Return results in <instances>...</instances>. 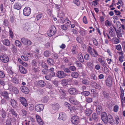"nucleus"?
<instances>
[{
  "mask_svg": "<svg viewBox=\"0 0 125 125\" xmlns=\"http://www.w3.org/2000/svg\"><path fill=\"white\" fill-rule=\"evenodd\" d=\"M59 108V106L58 104H56L53 105L52 109L55 110H58Z\"/></svg>",
  "mask_w": 125,
  "mask_h": 125,
  "instance_id": "cd10ccee",
  "label": "nucleus"
},
{
  "mask_svg": "<svg viewBox=\"0 0 125 125\" xmlns=\"http://www.w3.org/2000/svg\"><path fill=\"white\" fill-rule=\"evenodd\" d=\"M77 90L75 88H70L68 90V92L71 94L74 95L76 94L77 92Z\"/></svg>",
  "mask_w": 125,
  "mask_h": 125,
  "instance_id": "dca6fc26",
  "label": "nucleus"
},
{
  "mask_svg": "<svg viewBox=\"0 0 125 125\" xmlns=\"http://www.w3.org/2000/svg\"><path fill=\"white\" fill-rule=\"evenodd\" d=\"M90 93L88 91H84L81 93V94L85 96H87L90 94Z\"/></svg>",
  "mask_w": 125,
  "mask_h": 125,
  "instance_id": "c9c22d12",
  "label": "nucleus"
},
{
  "mask_svg": "<svg viewBox=\"0 0 125 125\" xmlns=\"http://www.w3.org/2000/svg\"><path fill=\"white\" fill-rule=\"evenodd\" d=\"M73 2L77 6H79L80 5V2L79 0H73Z\"/></svg>",
  "mask_w": 125,
  "mask_h": 125,
  "instance_id": "4d7b16f0",
  "label": "nucleus"
},
{
  "mask_svg": "<svg viewBox=\"0 0 125 125\" xmlns=\"http://www.w3.org/2000/svg\"><path fill=\"white\" fill-rule=\"evenodd\" d=\"M12 82L15 84H17L19 83V79L16 77L13 78L12 79Z\"/></svg>",
  "mask_w": 125,
  "mask_h": 125,
  "instance_id": "72a5a7b5",
  "label": "nucleus"
},
{
  "mask_svg": "<svg viewBox=\"0 0 125 125\" xmlns=\"http://www.w3.org/2000/svg\"><path fill=\"white\" fill-rule=\"evenodd\" d=\"M92 118L95 121H97L99 119L98 116L96 113H94L92 114Z\"/></svg>",
  "mask_w": 125,
  "mask_h": 125,
  "instance_id": "a878e982",
  "label": "nucleus"
},
{
  "mask_svg": "<svg viewBox=\"0 0 125 125\" xmlns=\"http://www.w3.org/2000/svg\"><path fill=\"white\" fill-rule=\"evenodd\" d=\"M70 70L72 71H74L76 70V67L74 66H71L69 67Z\"/></svg>",
  "mask_w": 125,
  "mask_h": 125,
  "instance_id": "49530a36",
  "label": "nucleus"
},
{
  "mask_svg": "<svg viewBox=\"0 0 125 125\" xmlns=\"http://www.w3.org/2000/svg\"><path fill=\"white\" fill-rule=\"evenodd\" d=\"M108 118L107 120V123H109L111 124H114L115 122L113 117L110 115H108Z\"/></svg>",
  "mask_w": 125,
  "mask_h": 125,
  "instance_id": "9b49d317",
  "label": "nucleus"
},
{
  "mask_svg": "<svg viewBox=\"0 0 125 125\" xmlns=\"http://www.w3.org/2000/svg\"><path fill=\"white\" fill-rule=\"evenodd\" d=\"M48 100L47 97H44L42 100L41 101L43 103H46L48 102Z\"/></svg>",
  "mask_w": 125,
  "mask_h": 125,
  "instance_id": "a18cd8bd",
  "label": "nucleus"
},
{
  "mask_svg": "<svg viewBox=\"0 0 125 125\" xmlns=\"http://www.w3.org/2000/svg\"><path fill=\"white\" fill-rule=\"evenodd\" d=\"M6 125H11V121L9 119H7L5 122Z\"/></svg>",
  "mask_w": 125,
  "mask_h": 125,
  "instance_id": "864d4df0",
  "label": "nucleus"
},
{
  "mask_svg": "<svg viewBox=\"0 0 125 125\" xmlns=\"http://www.w3.org/2000/svg\"><path fill=\"white\" fill-rule=\"evenodd\" d=\"M91 78L93 80H96L97 79V77L94 74H92L91 75Z\"/></svg>",
  "mask_w": 125,
  "mask_h": 125,
  "instance_id": "5fc2aeb1",
  "label": "nucleus"
},
{
  "mask_svg": "<svg viewBox=\"0 0 125 125\" xmlns=\"http://www.w3.org/2000/svg\"><path fill=\"white\" fill-rule=\"evenodd\" d=\"M21 41L22 43L26 45H30L31 43V42L30 40H29L28 39L25 38H22Z\"/></svg>",
  "mask_w": 125,
  "mask_h": 125,
  "instance_id": "39448f33",
  "label": "nucleus"
},
{
  "mask_svg": "<svg viewBox=\"0 0 125 125\" xmlns=\"http://www.w3.org/2000/svg\"><path fill=\"white\" fill-rule=\"evenodd\" d=\"M56 29L55 27L53 26H52L50 28V30L47 32L48 35L51 37L54 35L56 33Z\"/></svg>",
  "mask_w": 125,
  "mask_h": 125,
  "instance_id": "f257e3e1",
  "label": "nucleus"
},
{
  "mask_svg": "<svg viewBox=\"0 0 125 125\" xmlns=\"http://www.w3.org/2000/svg\"><path fill=\"white\" fill-rule=\"evenodd\" d=\"M19 69L21 72L24 74H25L26 73V70L22 66H19Z\"/></svg>",
  "mask_w": 125,
  "mask_h": 125,
  "instance_id": "412c9836",
  "label": "nucleus"
},
{
  "mask_svg": "<svg viewBox=\"0 0 125 125\" xmlns=\"http://www.w3.org/2000/svg\"><path fill=\"white\" fill-rule=\"evenodd\" d=\"M93 42L94 43L95 46H97L98 45V43L97 41L95 39L93 40Z\"/></svg>",
  "mask_w": 125,
  "mask_h": 125,
  "instance_id": "338daca9",
  "label": "nucleus"
},
{
  "mask_svg": "<svg viewBox=\"0 0 125 125\" xmlns=\"http://www.w3.org/2000/svg\"><path fill=\"white\" fill-rule=\"evenodd\" d=\"M9 111L11 112L13 116L16 117L17 116V114L13 109H11Z\"/></svg>",
  "mask_w": 125,
  "mask_h": 125,
  "instance_id": "7c9ffc66",
  "label": "nucleus"
},
{
  "mask_svg": "<svg viewBox=\"0 0 125 125\" xmlns=\"http://www.w3.org/2000/svg\"><path fill=\"white\" fill-rule=\"evenodd\" d=\"M21 5L20 4L17 3L15 4L14 6V8L15 9L19 10L21 7Z\"/></svg>",
  "mask_w": 125,
  "mask_h": 125,
  "instance_id": "c85d7f7f",
  "label": "nucleus"
},
{
  "mask_svg": "<svg viewBox=\"0 0 125 125\" xmlns=\"http://www.w3.org/2000/svg\"><path fill=\"white\" fill-rule=\"evenodd\" d=\"M34 108V105L32 104H30L27 107V109L31 111L33 110Z\"/></svg>",
  "mask_w": 125,
  "mask_h": 125,
  "instance_id": "4c0bfd02",
  "label": "nucleus"
},
{
  "mask_svg": "<svg viewBox=\"0 0 125 125\" xmlns=\"http://www.w3.org/2000/svg\"><path fill=\"white\" fill-rule=\"evenodd\" d=\"M120 88L121 91V93L120 94V97L121 100V102H122V100H123V98L124 95V91L121 86L120 87Z\"/></svg>",
  "mask_w": 125,
  "mask_h": 125,
  "instance_id": "5701e85b",
  "label": "nucleus"
},
{
  "mask_svg": "<svg viewBox=\"0 0 125 125\" xmlns=\"http://www.w3.org/2000/svg\"><path fill=\"white\" fill-rule=\"evenodd\" d=\"M105 25L107 27L111 26L112 24V23L107 20L105 21Z\"/></svg>",
  "mask_w": 125,
  "mask_h": 125,
  "instance_id": "c03bdc74",
  "label": "nucleus"
},
{
  "mask_svg": "<svg viewBox=\"0 0 125 125\" xmlns=\"http://www.w3.org/2000/svg\"><path fill=\"white\" fill-rule=\"evenodd\" d=\"M47 62L50 65H53L54 63V61L52 58L48 59L47 60Z\"/></svg>",
  "mask_w": 125,
  "mask_h": 125,
  "instance_id": "c756f323",
  "label": "nucleus"
},
{
  "mask_svg": "<svg viewBox=\"0 0 125 125\" xmlns=\"http://www.w3.org/2000/svg\"><path fill=\"white\" fill-rule=\"evenodd\" d=\"M45 77L47 80L50 81L51 80L52 77L50 75H49L45 76Z\"/></svg>",
  "mask_w": 125,
  "mask_h": 125,
  "instance_id": "6e6d98bb",
  "label": "nucleus"
},
{
  "mask_svg": "<svg viewBox=\"0 0 125 125\" xmlns=\"http://www.w3.org/2000/svg\"><path fill=\"white\" fill-rule=\"evenodd\" d=\"M114 30L112 27H110L109 29V32L111 36L113 37L114 35L113 34V31Z\"/></svg>",
  "mask_w": 125,
  "mask_h": 125,
  "instance_id": "473e14b6",
  "label": "nucleus"
},
{
  "mask_svg": "<svg viewBox=\"0 0 125 125\" xmlns=\"http://www.w3.org/2000/svg\"><path fill=\"white\" fill-rule=\"evenodd\" d=\"M21 89L22 92L26 94H28L29 92V90L28 88L26 86H22L21 87Z\"/></svg>",
  "mask_w": 125,
  "mask_h": 125,
  "instance_id": "4468645a",
  "label": "nucleus"
},
{
  "mask_svg": "<svg viewBox=\"0 0 125 125\" xmlns=\"http://www.w3.org/2000/svg\"><path fill=\"white\" fill-rule=\"evenodd\" d=\"M15 43L16 45L18 47H21V42L18 40H16L15 41Z\"/></svg>",
  "mask_w": 125,
  "mask_h": 125,
  "instance_id": "a19ab883",
  "label": "nucleus"
},
{
  "mask_svg": "<svg viewBox=\"0 0 125 125\" xmlns=\"http://www.w3.org/2000/svg\"><path fill=\"white\" fill-rule=\"evenodd\" d=\"M5 76V74L4 72L0 71V78H4Z\"/></svg>",
  "mask_w": 125,
  "mask_h": 125,
  "instance_id": "de8ad7c7",
  "label": "nucleus"
},
{
  "mask_svg": "<svg viewBox=\"0 0 125 125\" xmlns=\"http://www.w3.org/2000/svg\"><path fill=\"white\" fill-rule=\"evenodd\" d=\"M106 82V85L109 87H111L112 85V81L110 78H107Z\"/></svg>",
  "mask_w": 125,
  "mask_h": 125,
  "instance_id": "a211bd4d",
  "label": "nucleus"
},
{
  "mask_svg": "<svg viewBox=\"0 0 125 125\" xmlns=\"http://www.w3.org/2000/svg\"><path fill=\"white\" fill-rule=\"evenodd\" d=\"M82 83L86 85H88L89 84V81L86 79H84L82 81Z\"/></svg>",
  "mask_w": 125,
  "mask_h": 125,
  "instance_id": "09e8293b",
  "label": "nucleus"
},
{
  "mask_svg": "<svg viewBox=\"0 0 125 125\" xmlns=\"http://www.w3.org/2000/svg\"><path fill=\"white\" fill-rule=\"evenodd\" d=\"M84 113L87 116H89L92 113V110L89 109H87L86 108L85 109L84 108Z\"/></svg>",
  "mask_w": 125,
  "mask_h": 125,
  "instance_id": "ddd939ff",
  "label": "nucleus"
},
{
  "mask_svg": "<svg viewBox=\"0 0 125 125\" xmlns=\"http://www.w3.org/2000/svg\"><path fill=\"white\" fill-rule=\"evenodd\" d=\"M56 75L59 78H63L65 77L66 75L63 71H59L56 73Z\"/></svg>",
  "mask_w": 125,
  "mask_h": 125,
  "instance_id": "0eeeda50",
  "label": "nucleus"
},
{
  "mask_svg": "<svg viewBox=\"0 0 125 125\" xmlns=\"http://www.w3.org/2000/svg\"><path fill=\"white\" fill-rule=\"evenodd\" d=\"M32 70L35 73L38 72L39 71L38 67L37 66H33L32 67Z\"/></svg>",
  "mask_w": 125,
  "mask_h": 125,
  "instance_id": "ea45409f",
  "label": "nucleus"
},
{
  "mask_svg": "<svg viewBox=\"0 0 125 125\" xmlns=\"http://www.w3.org/2000/svg\"><path fill=\"white\" fill-rule=\"evenodd\" d=\"M85 59L86 60H89L90 59V55L89 54H86L84 56Z\"/></svg>",
  "mask_w": 125,
  "mask_h": 125,
  "instance_id": "8fccbe9b",
  "label": "nucleus"
},
{
  "mask_svg": "<svg viewBox=\"0 0 125 125\" xmlns=\"http://www.w3.org/2000/svg\"><path fill=\"white\" fill-rule=\"evenodd\" d=\"M44 106L43 104H37L35 107V109L36 111L40 112L43 110Z\"/></svg>",
  "mask_w": 125,
  "mask_h": 125,
  "instance_id": "423d86ee",
  "label": "nucleus"
},
{
  "mask_svg": "<svg viewBox=\"0 0 125 125\" xmlns=\"http://www.w3.org/2000/svg\"><path fill=\"white\" fill-rule=\"evenodd\" d=\"M104 73L106 74L107 73H109V70L108 69L106 66L104 67Z\"/></svg>",
  "mask_w": 125,
  "mask_h": 125,
  "instance_id": "774afa93",
  "label": "nucleus"
},
{
  "mask_svg": "<svg viewBox=\"0 0 125 125\" xmlns=\"http://www.w3.org/2000/svg\"><path fill=\"white\" fill-rule=\"evenodd\" d=\"M36 117L38 124L41 125H42L43 124V122L40 117L39 115H37Z\"/></svg>",
  "mask_w": 125,
  "mask_h": 125,
  "instance_id": "b1692460",
  "label": "nucleus"
},
{
  "mask_svg": "<svg viewBox=\"0 0 125 125\" xmlns=\"http://www.w3.org/2000/svg\"><path fill=\"white\" fill-rule=\"evenodd\" d=\"M115 120L116 121V124H118L119 122V117L118 116L115 117Z\"/></svg>",
  "mask_w": 125,
  "mask_h": 125,
  "instance_id": "69168bd1",
  "label": "nucleus"
},
{
  "mask_svg": "<svg viewBox=\"0 0 125 125\" xmlns=\"http://www.w3.org/2000/svg\"><path fill=\"white\" fill-rule=\"evenodd\" d=\"M103 94L104 97L106 99H110L111 98V97L109 96V94L105 92H104Z\"/></svg>",
  "mask_w": 125,
  "mask_h": 125,
  "instance_id": "bb28decb",
  "label": "nucleus"
},
{
  "mask_svg": "<svg viewBox=\"0 0 125 125\" xmlns=\"http://www.w3.org/2000/svg\"><path fill=\"white\" fill-rule=\"evenodd\" d=\"M108 115L105 112H102L101 114V117L102 120L105 124L107 123Z\"/></svg>",
  "mask_w": 125,
  "mask_h": 125,
  "instance_id": "20e7f679",
  "label": "nucleus"
},
{
  "mask_svg": "<svg viewBox=\"0 0 125 125\" xmlns=\"http://www.w3.org/2000/svg\"><path fill=\"white\" fill-rule=\"evenodd\" d=\"M96 112L98 115H100L102 113V107L100 105H98L96 107Z\"/></svg>",
  "mask_w": 125,
  "mask_h": 125,
  "instance_id": "f3484780",
  "label": "nucleus"
},
{
  "mask_svg": "<svg viewBox=\"0 0 125 125\" xmlns=\"http://www.w3.org/2000/svg\"><path fill=\"white\" fill-rule=\"evenodd\" d=\"M87 52H88L90 53L91 55L93 57H96L95 55L94 54L92 51V48L90 46H89L88 47L87 49Z\"/></svg>",
  "mask_w": 125,
  "mask_h": 125,
  "instance_id": "393cba45",
  "label": "nucleus"
},
{
  "mask_svg": "<svg viewBox=\"0 0 125 125\" xmlns=\"http://www.w3.org/2000/svg\"><path fill=\"white\" fill-rule=\"evenodd\" d=\"M63 70L64 71L65 73H71V72L69 68L68 69L66 68H64Z\"/></svg>",
  "mask_w": 125,
  "mask_h": 125,
  "instance_id": "680f3d73",
  "label": "nucleus"
},
{
  "mask_svg": "<svg viewBox=\"0 0 125 125\" xmlns=\"http://www.w3.org/2000/svg\"><path fill=\"white\" fill-rule=\"evenodd\" d=\"M79 32L82 35H84L86 33L85 31L81 30L79 31Z\"/></svg>",
  "mask_w": 125,
  "mask_h": 125,
  "instance_id": "13d9d810",
  "label": "nucleus"
},
{
  "mask_svg": "<svg viewBox=\"0 0 125 125\" xmlns=\"http://www.w3.org/2000/svg\"><path fill=\"white\" fill-rule=\"evenodd\" d=\"M31 10L29 7H25L23 10L24 15L26 16H28L30 14Z\"/></svg>",
  "mask_w": 125,
  "mask_h": 125,
  "instance_id": "6e6552de",
  "label": "nucleus"
},
{
  "mask_svg": "<svg viewBox=\"0 0 125 125\" xmlns=\"http://www.w3.org/2000/svg\"><path fill=\"white\" fill-rule=\"evenodd\" d=\"M13 92L15 94H17L19 93V91L18 89L16 87H13L12 88Z\"/></svg>",
  "mask_w": 125,
  "mask_h": 125,
  "instance_id": "79ce46f5",
  "label": "nucleus"
},
{
  "mask_svg": "<svg viewBox=\"0 0 125 125\" xmlns=\"http://www.w3.org/2000/svg\"><path fill=\"white\" fill-rule=\"evenodd\" d=\"M1 95L3 96L8 101H9L10 98L9 96L8 93L6 91L3 92L1 94Z\"/></svg>",
  "mask_w": 125,
  "mask_h": 125,
  "instance_id": "2eb2a0df",
  "label": "nucleus"
},
{
  "mask_svg": "<svg viewBox=\"0 0 125 125\" xmlns=\"http://www.w3.org/2000/svg\"><path fill=\"white\" fill-rule=\"evenodd\" d=\"M86 101L88 103H91L92 102V99L91 98L87 97L86 98Z\"/></svg>",
  "mask_w": 125,
  "mask_h": 125,
  "instance_id": "603ef678",
  "label": "nucleus"
},
{
  "mask_svg": "<svg viewBox=\"0 0 125 125\" xmlns=\"http://www.w3.org/2000/svg\"><path fill=\"white\" fill-rule=\"evenodd\" d=\"M65 115L63 113H60L59 114V119L63 120L65 118Z\"/></svg>",
  "mask_w": 125,
  "mask_h": 125,
  "instance_id": "f704fd0d",
  "label": "nucleus"
},
{
  "mask_svg": "<svg viewBox=\"0 0 125 125\" xmlns=\"http://www.w3.org/2000/svg\"><path fill=\"white\" fill-rule=\"evenodd\" d=\"M69 100L71 103L73 104L78 105L80 103L79 102L77 101L73 97H71L69 98Z\"/></svg>",
  "mask_w": 125,
  "mask_h": 125,
  "instance_id": "f8f14e48",
  "label": "nucleus"
},
{
  "mask_svg": "<svg viewBox=\"0 0 125 125\" xmlns=\"http://www.w3.org/2000/svg\"><path fill=\"white\" fill-rule=\"evenodd\" d=\"M1 114L2 121V122L5 121L7 116V113L3 109L1 110Z\"/></svg>",
  "mask_w": 125,
  "mask_h": 125,
  "instance_id": "9d476101",
  "label": "nucleus"
},
{
  "mask_svg": "<svg viewBox=\"0 0 125 125\" xmlns=\"http://www.w3.org/2000/svg\"><path fill=\"white\" fill-rule=\"evenodd\" d=\"M37 84L39 86L43 87L45 86L46 83L42 80H40L37 83Z\"/></svg>",
  "mask_w": 125,
  "mask_h": 125,
  "instance_id": "6ab92c4d",
  "label": "nucleus"
},
{
  "mask_svg": "<svg viewBox=\"0 0 125 125\" xmlns=\"http://www.w3.org/2000/svg\"><path fill=\"white\" fill-rule=\"evenodd\" d=\"M79 74L78 73L76 72H73L71 74L72 77L74 78H77L78 77Z\"/></svg>",
  "mask_w": 125,
  "mask_h": 125,
  "instance_id": "e433bc0d",
  "label": "nucleus"
},
{
  "mask_svg": "<svg viewBox=\"0 0 125 125\" xmlns=\"http://www.w3.org/2000/svg\"><path fill=\"white\" fill-rule=\"evenodd\" d=\"M21 58L24 61H27L28 60V58L26 56L22 55L21 56Z\"/></svg>",
  "mask_w": 125,
  "mask_h": 125,
  "instance_id": "e2e57ef3",
  "label": "nucleus"
},
{
  "mask_svg": "<svg viewBox=\"0 0 125 125\" xmlns=\"http://www.w3.org/2000/svg\"><path fill=\"white\" fill-rule=\"evenodd\" d=\"M0 60L3 62L7 63L9 61L8 56L5 54H3L0 56Z\"/></svg>",
  "mask_w": 125,
  "mask_h": 125,
  "instance_id": "7ed1b4c3",
  "label": "nucleus"
},
{
  "mask_svg": "<svg viewBox=\"0 0 125 125\" xmlns=\"http://www.w3.org/2000/svg\"><path fill=\"white\" fill-rule=\"evenodd\" d=\"M10 102L12 106L14 108H16L17 107V104L15 101L11 99L10 100Z\"/></svg>",
  "mask_w": 125,
  "mask_h": 125,
  "instance_id": "4be33fe9",
  "label": "nucleus"
},
{
  "mask_svg": "<svg viewBox=\"0 0 125 125\" xmlns=\"http://www.w3.org/2000/svg\"><path fill=\"white\" fill-rule=\"evenodd\" d=\"M50 52L49 51H46L44 53V55L45 57H48L49 56Z\"/></svg>",
  "mask_w": 125,
  "mask_h": 125,
  "instance_id": "37998d69",
  "label": "nucleus"
},
{
  "mask_svg": "<svg viewBox=\"0 0 125 125\" xmlns=\"http://www.w3.org/2000/svg\"><path fill=\"white\" fill-rule=\"evenodd\" d=\"M42 16V14H38L36 16V18L37 20H38L40 19Z\"/></svg>",
  "mask_w": 125,
  "mask_h": 125,
  "instance_id": "0e129e2a",
  "label": "nucleus"
},
{
  "mask_svg": "<svg viewBox=\"0 0 125 125\" xmlns=\"http://www.w3.org/2000/svg\"><path fill=\"white\" fill-rule=\"evenodd\" d=\"M64 104L65 105L66 107H68V108L71 111L72 110V108L70 104L68 103L67 102H66Z\"/></svg>",
  "mask_w": 125,
  "mask_h": 125,
  "instance_id": "58836bf2",
  "label": "nucleus"
},
{
  "mask_svg": "<svg viewBox=\"0 0 125 125\" xmlns=\"http://www.w3.org/2000/svg\"><path fill=\"white\" fill-rule=\"evenodd\" d=\"M3 44L5 45L8 46L10 45V43L8 39L4 40L3 41Z\"/></svg>",
  "mask_w": 125,
  "mask_h": 125,
  "instance_id": "2f4dec72",
  "label": "nucleus"
},
{
  "mask_svg": "<svg viewBox=\"0 0 125 125\" xmlns=\"http://www.w3.org/2000/svg\"><path fill=\"white\" fill-rule=\"evenodd\" d=\"M119 108L118 106L117 105H116L114 106V110L115 112H117L118 111Z\"/></svg>",
  "mask_w": 125,
  "mask_h": 125,
  "instance_id": "bf43d9fd",
  "label": "nucleus"
},
{
  "mask_svg": "<svg viewBox=\"0 0 125 125\" xmlns=\"http://www.w3.org/2000/svg\"><path fill=\"white\" fill-rule=\"evenodd\" d=\"M79 117L77 115H74L71 118L72 123L75 125H77L80 122Z\"/></svg>",
  "mask_w": 125,
  "mask_h": 125,
  "instance_id": "f03ea898",
  "label": "nucleus"
},
{
  "mask_svg": "<svg viewBox=\"0 0 125 125\" xmlns=\"http://www.w3.org/2000/svg\"><path fill=\"white\" fill-rule=\"evenodd\" d=\"M3 24L4 25L6 26H7L9 25V22L7 19H5L3 21Z\"/></svg>",
  "mask_w": 125,
  "mask_h": 125,
  "instance_id": "3c124183",
  "label": "nucleus"
},
{
  "mask_svg": "<svg viewBox=\"0 0 125 125\" xmlns=\"http://www.w3.org/2000/svg\"><path fill=\"white\" fill-rule=\"evenodd\" d=\"M20 102L24 106L26 107L28 106V103L26 99L24 97H21L19 98Z\"/></svg>",
  "mask_w": 125,
  "mask_h": 125,
  "instance_id": "1a4fd4ad",
  "label": "nucleus"
},
{
  "mask_svg": "<svg viewBox=\"0 0 125 125\" xmlns=\"http://www.w3.org/2000/svg\"><path fill=\"white\" fill-rule=\"evenodd\" d=\"M1 102L2 104L5 105L6 104H7L6 101L5 99L4 98L2 99H1Z\"/></svg>",
  "mask_w": 125,
  "mask_h": 125,
  "instance_id": "052dcab7",
  "label": "nucleus"
},
{
  "mask_svg": "<svg viewBox=\"0 0 125 125\" xmlns=\"http://www.w3.org/2000/svg\"><path fill=\"white\" fill-rule=\"evenodd\" d=\"M77 58L78 60L81 62H83L84 61L82 54L80 52L78 54Z\"/></svg>",
  "mask_w": 125,
  "mask_h": 125,
  "instance_id": "aec40b11",
  "label": "nucleus"
}]
</instances>
